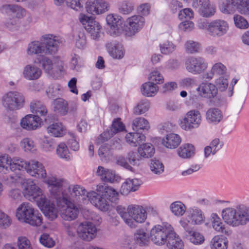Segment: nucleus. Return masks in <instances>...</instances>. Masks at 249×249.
<instances>
[{
    "instance_id": "64",
    "label": "nucleus",
    "mask_w": 249,
    "mask_h": 249,
    "mask_svg": "<svg viewBox=\"0 0 249 249\" xmlns=\"http://www.w3.org/2000/svg\"><path fill=\"white\" fill-rule=\"evenodd\" d=\"M17 246L18 249H33L30 241L25 236L18 237Z\"/></svg>"
},
{
    "instance_id": "19",
    "label": "nucleus",
    "mask_w": 249,
    "mask_h": 249,
    "mask_svg": "<svg viewBox=\"0 0 249 249\" xmlns=\"http://www.w3.org/2000/svg\"><path fill=\"white\" fill-rule=\"evenodd\" d=\"M107 24L109 26V32L113 36H119L123 31V21L120 17L109 14L106 17Z\"/></svg>"
},
{
    "instance_id": "35",
    "label": "nucleus",
    "mask_w": 249,
    "mask_h": 249,
    "mask_svg": "<svg viewBox=\"0 0 249 249\" xmlns=\"http://www.w3.org/2000/svg\"><path fill=\"white\" fill-rule=\"evenodd\" d=\"M26 53L28 56H32L40 53H45V51L41 41H33L27 46Z\"/></svg>"
},
{
    "instance_id": "16",
    "label": "nucleus",
    "mask_w": 249,
    "mask_h": 249,
    "mask_svg": "<svg viewBox=\"0 0 249 249\" xmlns=\"http://www.w3.org/2000/svg\"><path fill=\"white\" fill-rule=\"evenodd\" d=\"M25 170L29 175L37 178H44L46 176V171L43 164L35 160L27 161Z\"/></svg>"
},
{
    "instance_id": "52",
    "label": "nucleus",
    "mask_w": 249,
    "mask_h": 249,
    "mask_svg": "<svg viewBox=\"0 0 249 249\" xmlns=\"http://www.w3.org/2000/svg\"><path fill=\"white\" fill-rule=\"evenodd\" d=\"M149 168L153 174L160 175L163 172L164 167L160 161L155 159L150 160Z\"/></svg>"
},
{
    "instance_id": "20",
    "label": "nucleus",
    "mask_w": 249,
    "mask_h": 249,
    "mask_svg": "<svg viewBox=\"0 0 249 249\" xmlns=\"http://www.w3.org/2000/svg\"><path fill=\"white\" fill-rule=\"evenodd\" d=\"M196 90L199 96L208 99L213 98L217 94V88L215 85L207 82L200 84Z\"/></svg>"
},
{
    "instance_id": "22",
    "label": "nucleus",
    "mask_w": 249,
    "mask_h": 249,
    "mask_svg": "<svg viewBox=\"0 0 249 249\" xmlns=\"http://www.w3.org/2000/svg\"><path fill=\"white\" fill-rule=\"evenodd\" d=\"M37 206L48 219L53 220L57 217V210L55 205L46 197L44 200L38 202Z\"/></svg>"
},
{
    "instance_id": "46",
    "label": "nucleus",
    "mask_w": 249,
    "mask_h": 249,
    "mask_svg": "<svg viewBox=\"0 0 249 249\" xmlns=\"http://www.w3.org/2000/svg\"><path fill=\"white\" fill-rule=\"evenodd\" d=\"M31 111L37 116H45L47 114V110L45 106L38 101H32L30 106Z\"/></svg>"
},
{
    "instance_id": "12",
    "label": "nucleus",
    "mask_w": 249,
    "mask_h": 249,
    "mask_svg": "<svg viewBox=\"0 0 249 249\" xmlns=\"http://www.w3.org/2000/svg\"><path fill=\"white\" fill-rule=\"evenodd\" d=\"M187 71L193 74H199L205 71L208 67L207 63L201 57L190 56L185 61Z\"/></svg>"
},
{
    "instance_id": "36",
    "label": "nucleus",
    "mask_w": 249,
    "mask_h": 249,
    "mask_svg": "<svg viewBox=\"0 0 249 249\" xmlns=\"http://www.w3.org/2000/svg\"><path fill=\"white\" fill-rule=\"evenodd\" d=\"M38 63L41 65L42 68L44 71L48 73H51L52 71L55 68L59 71H61L62 69L61 62H59L60 65L56 66L55 63H53L49 58L42 56L40 59H38Z\"/></svg>"
},
{
    "instance_id": "32",
    "label": "nucleus",
    "mask_w": 249,
    "mask_h": 249,
    "mask_svg": "<svg viewBox=\"0 0 249 249\" xmlns=\"http://www.w3.org/2000/svg\"><path fill=\"white\" fill-rule=\"evenodd\" d=\"M107 48L108 53L112 58L121 59L124 57L125 50L121 44L109 43L107 45Z\"/></svg>"
},
{
    "instance_id": "58",
    "label": "nucleus",
    "mask_w": 249,
    "mask_h": 249,
    "mask_svg": "<svg viewBox=\"0 0 249 249\" xmlns=\"http://www.w3.org/2000/svg\"><path fill=\"white\" fill-rule=\"evenodd\" d=\"M11 158L8 155L0 156V172L5 174L10 169Z\"/></svg>"
},
{
    "instance_id": "4",
    "label": "nucleus",
    "mask_w": 249,
    "mask_h": 249,
    "mask_svg": "<svg viewBox=\"0 0 249 249\" xmlns=\"http://www.w3.org/2000/svg\"><path fill=\"white\" fill-rule=\"evenodd\" d=\"M0 103L7 111H16L24 107L25 97L22 93L18 91H9L1 97Z\"/></svg>"
},
{
    "instance_id": "34",
    "label": "nucleus",
    "mask_w": 249,
    "mask_h": 249,
    "mask_svg": "<svg viewBox=\"0 0 249 249\" xmlns=\"http://www.w3.org/2000/svg\"><path fill=\"white\" fill-rule=\"evenodd\" d=\"M126 142L131 146L136 147L145 141V136L139 132H130L125 136Z\"/></svg>"
},
{
    "instance_id": "27",
    "label": "nucleus",
    "mask_w": 249,
    "mask_h": 249,
    "mask_svg": "<svg viewBox=\"0 0 249 249\" xmlns=\"http://www.w3.org/2000/svg\"><path fill=\"white\" fill-rule=\"evenodd\" d=\"M2 9L5 13L9 14L12 18L19 19L26 16V10L22 7L15 4H5L2 6Z\"/></svg>"
},
{
    "instance_id": "59",
    "label": "nucleus",
    "mask_w": 249,
    "mask_h": 249,
    "mask_svg": "<svg viewBox=\"0 0 249 249\" xmlns=\"http://www.w3.org/2000/svg\"><path fill=\"white\" fill-rule=\"evenodd\" d=\"M102 195L110 201L114 202L118 199L119 194L113 188L107 186L105 188Z\"/></svg>"
},
{
    "instance_id": "1",
    "label": "nucleus",
    "mask_w": 249,
    "mask_h": 249,
    "mask_svg": "<svg viewBox=\"0 0 249 249\" xmlns=\"http://www.w3.org/2000/svg\"><path fill=\"white\" fill-rule=\"evenodd\" d=\"M221 216L228 225L237 227L249 223V206L239 204L235 208L227 207L221 212Z\"/></svg>"
},
{
    "instance_id": "15",
    "label": "nucleus",
    "mask_w": 249,
    "mask_h": 249,
    "mask_svg": "<svg viewBox=\"0 0 249 249\" xmlns=\"http://www.w3.org/2000/svg\"><path fill=\"white\" fill-rule=\"evenodd\" d=\"M208 35L213 37H220L227 34L229 25L227 21L222 19H215L210 22Z\"/></svg>"
},
{
    "instance_id": "7",
    "label": "nucleus",
    "mask_w": 249,
    "mask_h": 249,
    "mask_svg": "<svg viewBox=\"0 0 249 249\" xmlns=\"http://www.w3.org/2000/svg\"><path fill=\"white\" fill-rule=\"evenodd\" d=\"M201 113L197 109H191L186 113L183 117L179 120L178 124L181 129L191 131L198 128L202 124Z\"/></svg>"
},
{
    "instance_id": "5",
    "label": "nucleus",
    "mask_w": 249,
    "mask_h": 249,
    "mask_svg": "<svg viewBox=\"0 0 249 249\" xmlns=\"http://www.w3.org/2000/svg\"><path fill=\"white\" fill-rule=\"evenodd\" d=\"M59 209L60 216L61 218L66 221H71L75 220L79 213L78 208L76 206L70 201L66 195L63 194L57 201Z\"/></svg>"
},
{
    "instance_id": "10",
    "label": "nucleus",
    "mask_w": 249,
    "mask_h": 249,
    "mask_svg": "<svg viewBox=\"0 0 249 249\" xmlns=\"http://www.w3.org/2000/svg\"><path fill=\"white\" fill-rule=\"evenodd\" d=\"M79 21L94 40H98L102 33V26L91 17L81 14Z\"/></svg>"
},
{
    "instance_id": "28",
    "label": "nucleus",
    "mask_w": 249,
    "mask_h": 249,
    "mask_svg": "<svg viewBox=\"0 0 249 249\" xmlns=\"http://www.w3.org/2000/svg\"><path fill=\"white\" fill-rule=\"evenodd\" d=\"M35 209L28 202L22 203L17 208L16 216L18 221L24 223Z\"/></svg>"
},
{
    "instance_id": "8",
    "label": "nucleus",
    "mask_w": 249,
    "mask_h": 249,
    "mask_svg": "<svg viewBox=\"0 0 249 249\" xmlns=\"http://www.w3.org/2000/svg\"><path fill=\"white\" fill-rule=\"evenodd\" d=\"M21 188L24 197L31 201H36L37 205L46 197L43 190L31 180L24 181Z\"/></svg>"
},
{
    "instance_id": "47",
    "label": "nucleus",
    "mask_w": 249,
    "mask_h": 249,
    "mask_svg": "<svg viewBox=\"0 0 249 249\" xmlns=\"http://www.w3.org/2000/svg\"><path fill=\"white\" fill-rule=\"evenodd\" d=\"M134 240L136 244L140 246H147L150 243L148 234L141 230L137 231L135 234Z\"/></svg>"
},
{
    "instance_id": "23",
    "label": "nucleus",
    "mask_w": 249,
    "mask_h": 249,
    "mask_svg": "<svg viewBox=\"0 0 249 249\" xmlns=\"http://www.w3.org/2000/svg\"><path fill=\"white\" fill-rule=\"evenodd\" d=\"M41 119L37 115L29 114L22 119L21 127L28 130H35L40 125Z\"/></svg>"
},
{
    "instance_id": "56",
    "label": "nucleus",
    "mask_w": 249,
    "mask_h": 249,
    "mask_svg": "<svg viewBox=\"0 0 249 249\" xmlns=\"http://www.w3.org/2000/svg\"><path fill=\"white\" fill-rule=\"evenodd\" d=\"M244 0H226L227 5L221 8V11L224 13H230L233 7L238 9Z\"/></svg>"
},
{
    "instance_id": "42",
    "label": "nucleus",
    "mask_w": 249,
    "mask_h": 249,
    "mask_svg": "<svg viewBox=\"0 0 249 249\" xmlns=\"http://www.w3.org/2000/svg\"><path fill=\"white\" fill-rule=\"evenodd\" d=\"M195 148L193 145L186 143L182 145L178 149V154L181 158H190L195 154Z\"/></svg>"
},
{
    "instance_id": "40",
    "label": "nucleus",
    "mask_w": 249,
    "mask_h": 249,
    "mask_svg": "<svg viewBox=\"0 0 249 249\" xmlns=\"http://www.w3.org/2000/svg\"><path fill=\"white\" fill-rule=\"evenodd\" d=\"M181 139L179 135L174 133L167 135L165 139L162 140L164 146L168 148H175L180 143Z\"/></svg>"
},
{
    "instance_id": "60",
    "label": "nucleus",
    "mask_w": 249,
    "mask_h": 249,
    "mask_svg": "<svg viewBox=\"0 0 249 249\" xmlns=\"http://www.w3.org/2000/svg\"><path fill=\"white\" fill-rule=\"evenodd\" d=\"M111 146L108 144H105L99 148L98 155L102 160H107L111 156Z\"/></svg>"
},
{
    "instance_id": "55",
    "label": "nucleus",
    "mask_w": 249,
    "mask_h": 249,
    "mask_svg": "<svg viewBox=\"0 0 249 249\" xmlns=\"http://www.w3.org/2000/svg\"><path fill=\"white\" fill-rule=\"evenodd\" d=\"M184 48L187 53L193 54L199 52L200 48V44L196 41L189 40L185 43Z\"/></svg>"
},
{
    "instance_id": "18",
    "label": "nucleus",
    "mask_w": 249,
    "mask_h": 249,
    "mask_svg": "<svg viewBox=\"0 0 249 249\" xmlns=\"http://www.w3.org/2000/svg\"><path fill=\"white\" fill-rule=\"evenodd\" d=\"M40 41L44 46L45 54L54 53L61 43L59 37L52 34L44 35L41 37Z\"/></svg>"
},
{
    "instance_id": "17",
    "label": "nucleus",
    "mask_w": 249,
    "mask_h": 249,
    "mask_svg": "<svg viewBox=\"0 0 249 249\" xmlns=\"http://www.w3.org/2000/svg\"><path fill=\"white\" fill-rule=\"evenodd\" d=\"M87 197H88L91 203L100 211L107 212L109 210V203L102 194H99L92 191L88 193Z\"/></svg>"
},
{
    "instance_id": "45",
    "label": "nucleus",
    "mask_w": 249,
    "mask_h": 249,
    "mask_svg": "<svg viewBox=\"0 0 249 249\" xmlns=\"http://www.w3.org/2000/svg\"><path fill=\"white\" fill-rule=\"evenodd\" d=\"M158 90V86L150 81L146 82L142 86V95L147 97L155 96Z\"/></svg>"
},
{
    "instance_id": "33",
    "label": "nucleus",
    "mask_w": 249,
    "mask_h": 249,
    "mask_svg": "<svg viewBox=\"0 0 249 249\" xmlns=\"http://www.w3.org/2000/svg\"><path fill=\"white\" fill-rule=\"evenodd\" d=\"M68 191L69 195L72 198L76 200L79 199L81 197L85 199L88 193L83 186L78 184H71L68 187Z\"/></svg>"
},
{
    "instance_id": "57",
    "label": "nucleus",
    "mask_w": 249,
    "mask_h": 249,
    "mask_svg": "<svg viewBox=\"0 0 249 249\" xmlns=\"http://www.w3.org/2000/svg\"><path fill=\"white\" fill-rule=\"evenodd\" d=\"M27 161L18 157H14L11 159L10 170L11 171L20 170L25 167Z\"/></svg>"
},
{
    "instance_id": "30",
    "label": "nucleus",
    "mask_w": 249,
    "mask_h": 249,
    "mask_svg": "<svg viewBox=\"0 0 249 249\" xmlns=\"http://www.w3.org/2000/svg\"><path fill=\"white\" fill-rule=\"evenodd\" d=\"M223 113L221 110L216 107L209 108L205 113V119L208 123L212 124H217L223 119Z\"/></svg>"
},
{
    "instance_id": "37",
    "label": "nucleus",
    "mask_w": 249,
    "mask_h": 249,
    "mask_svg": "<svg viewBox=\"0 0 249 249\" xmlns=\"http://www.w3.org/2000/svg\"><path fill=\"white\" fill-rule=\"evenodd\" d=\"M167 246L169 249H183L184 244L178 235L175 232L174 229L173 234H171L167 241Z\"/></svg>"
},
{
    "instance_id": "26",
    "label": "nucleus",
    "mask_w": 249,
    "mask_h": 249,
    "mask_svg": "<svg viewBox=\"0 0 249 249\" xmlns=\"http://www.w3.org/2000/svg\"><path fill=\"white\" fill-rule=\"evenodd\" d=\"M211 223L212 228L216 232L230 235L231 231L223 223L220 217L216 213H213L211 215Z\"/></svg>"
},
{
    "instance_id": "50",
    "label": "nucleus",
    "mask_w": 249,
    "mask_h": 249,
    "mask_svg": "<svg viewBox=\"0 0 249 249\" xmlns=\"http://www.w3.org/2000/svg\"><path fill=\"white\" fill-rule=\"evenodd\" d=\"M47 130L50 135L57 137L62 135L64 128L61 123H54L50 124Z\"/></svg>"
},
{
    "instance_id": "11",
    "label": "nucleus",
    "mask_w": 249,
    "mask_h": 249,
    "mask_svg": "<svg viewBox=\"0 0 249 249\" xmlns=\"http://www.w3.org/2000/svg\"><path fill=\"white\" fill-rule=\"evenodd\" d=\"M204 220L205 217L201 211L196 208L188 211L186 215L180 219V224L184 229H192V226L200 225Z\"/></svg>"
},
{
    "instance_id": "21",
    "label": "nucleus",
    "mask_w": 249,
    "mask_h": 249,
    "mask_svg": "<svg viewBox=\"0 0 249 249\" xmlns=\"http://www.w3.org/2000/svg\"><path fill=\"white\" fill-rule=\"evenodd\" d=\"M96 175L100 177L102 181L105 182L113 183L120 180V177L117 175L114 171L105 168L102 166L98 167Z\"/></svg>"
},
{
    "instance_id": "3",
    "label": "nucleus",
    "mask_w": 249,
    "mask_h": 249,
    "mask_svg": "<svg viewBox=\"0 0 249 249\" xmlns=\"http://www.w3.org/2000/svg\"><path fill=\"white\" fill-rule=\"evenodd\" d=\"M247 93V86H244L239 89L236 97L232 102L230 107L228 120L226 124L228 127H233L234 122L243 107Z\"/></svg>"
},
{
    "instance_id": "38",
    "label": "nucleus",
    "mask_w": 249,
    "mask_h": 249,
    "mask_svg": "<svg viewBox=\"0 0 249 249\" xmlns=\"http://www.w3.org/2000/svg\"><path fill=\"white\" fill-rule=\"evenodd\" d=\"M228 246V239L223 235L214 236L210 242L211 249H227Z\"/></svg>"
},
{
    "instance_id": "9",
    "label": "nucleus",
    "mask_w": 249,
    "mask_h": 249,
    "mask_svg": "<svg viewBox=\"0 0 249 249\" xmlns=\"http://www.w3.org/2000/svg\"><path fill=\"white\" fill-rule=\"evenodd\" d=\"M144 24L145 19L142 16H133L126 19L123 32L126 36H133L143 28Z\"/></svg>"
},
{
    "instance_id": "43",
    "label": "nucleus",
    "mask_w": 249,
    "mask_h": 249,
    "mask_svg": "<svg viewBox=\"0 0 249 249\" xmlns=\"http://www.w3.org/2000/svg\"><path fill=\"white\" fill-rule=\"evenodd\" d=\"M186 232V236L189 241L192 244L198 245L202 244L204 242V237L199 232L194 231L191 229H184Z\"/></svg>"
},
{
    "instance_id": "63",
    "label": "nucleus",
    "mask_w": 249,
    "mask_h": 249,
    "mask_svg": "<svg viewBox=\"0 0 249 249\" xmlns=\"http://www.w3.org/2000/svg\"><path fill=\"white\" fill-rule=\"evenodd\" d=\"M87 44L86 37L83 31H79L75 38V45L77 48L84 49Z\"/></svg>"
},
{
    "instance_id": "54",
    "label": "nucleus",
    "mask_w": 249,
    "mask_h": 249,
    "mask_svg": "<svg viewBox=\"0 0 249 249\" xmlns=\"http://www.w3.org/2000/svg\"><path fill=\"white\" fill-rule=\"evenodd\" d=\"M160 51L163 54H169L173 53L176 49V46L172 42L165 40L160 44Z\"/></svg>"
},
{
    "instance_id": "24",
    "label": "nucleus",
    "mask_w": 249,
    "mask_h": 249,
    "mask_svg": "<svg viewBox=\"0 0 249 249\" xmlns=\"http://www.w3.org/2000/svg\"><path fill=\"white\" fill-rule=\"evenodd\" d=\"M142 183V181L138 178H128L122 184L120 192L124 196L128 195L131 192L137 191Z\"/></svg>"
},
{
    "instance_id": "31",
    "label": "nucleus",
    "mask_w": 249,
    "mask_h": 249,
    "mask_svg": "<svg viewBox=\"0 0 249 249\" xmlns=\"http://www.w3.org/2000/svg\"><path fill=\"white\" fill-rule=\"evenodd\" d=\"M223 143L218 138H215L212 140L210 144L206 146L204 149V156L208 158L213 156L220 151L222 148Z\"/></svg>"
},
{
    "instance_id": "48",
    "label": "nucleus",
    "mask_w": 249,
    "mask_h": 249,
    "mask_svg": "<svg viewBox=\"0 0 249 249\" xmlns=\"http://www.w3.org/2000/svg\"><path fill=\"white\" fill-rule=\"evenodd\" d=\"M43 182L47 185L48 187L60 186L67 183V180L62 178H57L54 176H46L45 178H42Z\"/></svg>"
},
{
    "instance_id": "29",
    "label": "nucleus",
    "mask_w": 249,
    "mask_h": 249,
    "mask_svg": "<svg viewBox=\"0 0 249 249\" xmlns=\"http://www.w3.org/2000/svg\"><path fill=\"white\" fill-rule=\"evenodd\" d=\"M227 72L226 66L221 62H217L213 65L211 70L204 73L203 78L208 80H211L214 76H223Z\"/></svg>"
},
{
    "instance_id": "2",
    "label": "nucleus",
    "mask_w": 249,
    "mask_h": 249,
    "mask_svg": "<svg viewBox=\"0 0 249 249\" xmlns=\"http://www.w3.org/2000/svg\"><path fill=\"white\" fill-rule=\"evenodd\" d=\"M116 210L124 222L131 228H135L137 224L143 223L147 218L145 209L141 205L131 204L126 209L119 205Z\"/></svg>"
},
{
    "instance_id": "39",
    "label": "nucleus",
    "mask_w": 249,
    "mask_h": 249,
    "mask_svg": "<svg viewBox=\"0 0 249 249\" xmlns=\"http://www.w3.org/2000/svg\"><path fill=\"white\" fill-rule=\"evenodd\" d=\"M137 151L142 159H148L152 157L155 152L154 146L150 143L141 144L138 148Z\"/></svg>"
},
{
    "instance_id": "41",
    "label": "nucleus",
    "mask_w": 249,
    "mask_h": 249,
    "mask_svg": "<svg viewBox=\"0 0 249 249\" xmlns=\"http://www.w3.org/2000/svg\"><path fill=\"white\" fill-rule=\"evenodd\" d=\"M150 128L148 121L143 117H137L132 122V128L135 131H148Z\"/></svg>"
},
{
    "instance_id": "44",
    "label": "nucleus",
    "mask_w": 249,
    "mask_h": 249,
    "mask_svg": "<svg viewBox=\"0 0 249 249\" xmlns=\"http://www.w3.org/2000/svg\"><path fill=\"white\" fill-rule=\"evenodd\" d=\"M53 108L54 111L60 115H65L68 111V104L67 101L62 98H58L53 101Z\"/></svg>"
},
{
    "instance_id": "51",
    "label": "nucleus",
    "mask_w": 249,
    "mask_h": 249,
    "mask_svg": "<svg viewBox=\"0 0 249 249\" xmlns=\"http://www.w3.org/2000/svg\"><path fill=\"white\" fill-rule=\"evenodd\" d=\"M170 209L172 213L176 216H182L186 210L185 205L180 201L173 202L170 205Z\"/></svg>"
},
{
    "instance_id": "6",
    "label": "nucleus",
    "mask_w": 249,
    "mask_h": 249,
    "mask_svg": "<svg viewBox=\"0 0 249 249\" xmlns=\"http://www.w3.org/2000/svg\"><path fill=\"white\" fill-rule=\"evenodd\" d=\"M173 229L171 225L167 223L154 226L150 231L151 241L156 245H163L170 234H173Z\"/></svg>"
},
{
    "instance_id": "62",
    "label": "nucleus",
    "mask_w": 249,
    "mask_h": 249,
    "mask_svg": "<svg viewBox=\"0 0 249 249\" xmlns=\"http://www.w3.org/2000/svg\"><path fill=\"white\" fill-rule=\"evenodd\" d=\"M4 25L5 27L11 31H16L18 29L19 25V22L17 18L10 17L5 22Z\"/></svg>"
},
{
    "instance_id": "13",
    "label": "nucleus",
    "mask_w": 249,
    "mask_h": 249,
    "mask_svg": "<svg viewBox=\"0 0 249 249\" xmlns=\"http://www.w3.org/2000/svg\"><path fill=\"white\" fill-rule=\"evenodd\" d=\"M97 228L95 225L89 222L81 223L77 228V234L80 238L90 241L97 236Z\"/></svg>"
},
{
    "instance_id": "49",
    "label": "nucleus",
    "mask_w": 249,
    "mask_h": 249,
    "mask_svg": "<svg viewBox=\"0 0 249 249\" xmlns=\"http://www.w3.org/2000/svg\"><path fill=\"white\" fill-rule=\"evenodd\" d=\"M24 223L32 226H39L42 223L41 215L34 209Z\"/></svg>"
},
{
    "instance_id": "53",
    "label": "nucleus",
    "mask_w": 249,
    "mask_h": 249,
    "mask_svg": "<svg viewBox=\"0 0 249 249\" xmlns=\"http://www.w3.org/2000/svg\"><path fill=\"white\" fill-rule=\"evenodd\" d=\"M56 154L57 156L66 161L71 160L70 153L67 146L64 143H60L56 148Z\"/></svg>"
},
{
    "instance_id": "25",
    "label": "nucleus",
    "mask_w": 249,
    "mask_h": 249,
    "mask_svg": "<svg viewBox=\"0 0 249 249\" xmlns=\"http://www.w3.org/2000/svg\"><path fill=\"white\" fill-rule=\"evenodd\" d=\"M22 74L25 79L33 81L38 79L41 76L42 71L36 65L28 64L24 67Z\"/></svg>"
},
{
    "instance_id": "61",
    "label": "nucleus",
    "mask_w": 249,
    "mask_h": 249,
    "mask_svg": "<svg viewBox=\"0 0 249 249\" xmlns=\"http://www.w3.org/2000/svg\"><path fill=\"white\" fill-rule=\"evenodd\" d=\"M149 81L155 84H161L164 82V78L162 75L158 71H152L149 75Z\"/></svg>"
},
{
    "instance_id": "14",
    "label": "nucleus",
    "mask_w": 249,
    "mask_h": 249,
    "mask_svg": "<svg viewBox=\"0 0 249 249\" xmlns=\"http://www.w3.org/2000/svg\"><path fill=\"white\" fill-rule=\"evenodd\" d=\"M85 8L88 13L95 16L108 11L109 5L104 0H89L85 3Z\"/></svg>"
}]
</instances>
